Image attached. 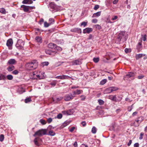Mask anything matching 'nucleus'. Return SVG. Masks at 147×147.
Segmentation results:
<instances>
[{"label":"nucleus","instance_id":"obj_25","mask_svg":"<svg viewBox=\"0 0 147 147\" xmlns=\"http://www.w3.org/2000/svg\"><path fill=\"white\" fill-rule=\"evenodd\" d=\"M97 131L96 128L94 126H93L91 130V132L93 134H95L96 133Z\"/></svg>","mask_w":147,"mask_h":147},{"label":"nucleus","instance_id":"obj_51","mask_svg":"<svg viewBox=\"0 0 147 147\" xmlns=\"http://www.w3.org/2000/svg\"><path fill=\"white\" fill-rule=\"evenodd\" d=\"M99 6L98 5H96L94 7V10H97L98 8H99Z\"/></svg>","mask_w":147,"mask_h":147},{"label":"nucleus","instance_id":"obj_1","mask_svg":"<svg viewBox=\"0 0 147 147\" xmlns=\"http://www.w3.org/2000/svg\"><path fill=\"white\" fill-rule=\"evenodd\" d=\"M127 35L125 34V31L120 32L118 34L116 40V42L117 44H120V42L121 41L124 42L126 41L127 38Z\"/></svg>","mask_w":147,"mask_h":147},{"label":"nucleus","instance_id":"obj_59","mask_svg":"<svg viewBox=\"0 0 147 147\" xmlns=\"http://www.w3.org/2000/svg\"><path fill=\"white\" fill-rule=\"evenodd\" d=\"M144 135V134L142 133H141L140 134V136L139 137V139L140 140H141L142 139V136Z\"/></svg>","mask_w":147,"mask_h":147},{"label":"nucleus","instance_id":"obj_40","mask_svg":"<svg viewBox=\"0 0 147 147\" xmlns=\"http://www.w3.org/2000/svg\"><path fill=\"white\" fill-rule=\"evenodd\" d=\"M55 49L59 51H61L62 50V49L61 47L58 46H57L56 45V47Z\"/></svg>","mask_w":147,"mask_h":147},{"label":"nucleus","instance_id":"obj_6","mask_svg":"<svg viewBox=\"0 0 147 147\" xmlns=\"http://www.w3.org/2000/svg\"><path fill=\"white\" fill-rule=\"evenodd\" d=\"M13 41L12 38H9L7 42L6 45L8 47L9 50H11L12 49Z\"/></svg>","mask_w":147,"mask_h":147},{"label":"nucleus","instance_id":"obj_2","mask_svg":"<svg viewBox=\"0 0 147 147\" xmlns=\"http://www.w3.org/2000/svg\"><path fill=\"white\" fill-rule=\"evenodd\" d=\"M38 62L36 60L32 61L26 64V68L29 70H32L36 69L38 66Z\"/></svg>","mask_w":147,"mask_h":147},{"label":"nucleus","instance_id":"obj_36","mask_svg":"<svg viewBox=\"0 0 147 147\" xmlns=\"http://www.w3.org/2000/svg\"><path fill=\"white\" fill-rule=\"evenodd\" d=\"M99 60V58L98 57L94 58L93 59V61L96 63H97L98 62Z\"/></svg>","mask_w":147,"mask_h":147},{"label":"nucleus","instance_id":"obj_9","mask_svg":"<svg viewBox=\"0 0 147 147\" xmlns=\"http://www.w3.org/2000/svg\"><path fill=\"white\" fill-rule=\"evenodd\" d=\"M70 31L71 32H76L79 34H81L82 33L81 29L78 28L72 29Z\"/></svg>","mask_w":147,"mask_h":147},{"label":"nucleus","instance_id":"obj_11","mask_svg":"<svg viewBox=\"0 0 147 147\" xmlns=\"http://www.w3.org/2000/svg\"><path fill=\"white\" fill-rule=\"evenodd\" d=\"M73 65H79L81 64L82 63L80 60H76L72 62Z\"/></svg>","mask_w":147,"mask_h":147},{"label":"nucleus","instance_id":"obj_38","mask_svg":"<svg viewBox=\"0 0 147 147\" xmlns=\"http://www.w3.org/2000/svg\"><path fill=\"white\" fill-rule=\"evenodd\" d=\"M53 52V51H51V50H46L45 51V53L46 54H48L49 55H51L52 53Z\"/></svg>","mask_w":147,"mask_h":147},{"label":"nucleus","instance_id":"obj_26","mask_svg":"<svg viewBox=\"0 0 147 147\" xmlns=\"http://www.w3.org/2000/svg\"><path fill=\"white\" fill-rule=\"evenodd\" d=\"M49 63L48 61L44 62L41 63V66H42L43 67H44L45 66H47L48 65Z\"/></svg>","mask_w":147,"mask_h":147},{"label":"nucleus","instance_id":"obj_32","mask_svg":"<svg viewBox=\"0 0 147 147\" xmlns=\"http://www.w3.org/2000/svg\"><path fill=\"white\" fill-rule=\"evenodd\" d=\"M55 133L53 131L51 130L49 132V135L51 136H54L55 135Z\"/></svg>","mask_w":147,"mask_h":147},{"label":"nucleus","instance_id":"obj_64","mask_svg":"<svg viewBox=\"0 0 147 147\" xmlns=\"http://www.w3.org/2000/svg\"><path fill=\"white\" fill-rule=\"evenodd\" d=\"M129 50H130L128 49L125 48V51L126 53H128L129 52Z\"/></svg>","mask_w":147,"mask_h":147},{"label":"nucleus","instance_id":"obj_61","mask_svg":"<svg viewBox=\"0 0 147 147\" xmlns=\"http://www.w3.org/2000/svg\"><path fill=\"white\" fill-rule=\"evenodd\" d=\"M118 18L117 16H115L112 19V20L113 21L116 20Z\"/></svg>","mask_w":147,"mask_h":147},{"label":"nucleus","instance_id":"obj_23","mask_svg":"<svg viewBox=\"0 0 147 147\" xmlns=\"http://www.w3.org/2000/svg\"><path fill=\"white\" fill-rule=\"evenodd\" d=\"M69 78V77L68 76L63 75L61 76L60 79L61 80L66 79H68Z\"/></svg>","mask_w":147,"mask_h":147},{"label":"nucleus","instance_id":"obj_8","mask_svg":"<svg viewBox=\"0 0 147 147\" xmlns=\"http://www.w3.org/2000/svg\"><path fill=\"white\" fill-rule=\"evenodd\" d=\"M21 10H23L25 12H28L29 9V6L22 5L21 7Z\"/></svg>","mask_w":147,"mask_h":147},{"label":"nucleus","instance_id":"obj_44","mask_svg":"<svg viewBox=\"0 0 147 147\" xmlns=\"http://www.w3.org/2000/svg\"><path fill=\"white\" fill-rule=\"evenodd\" d=\"M146 34L142 36V39L144 41H145L146 40Z\"/></svg>","mask_w":147,"mask_h":147},{"label":"nucleus","instance_id":"obj_37","mask_svg":"<svg viewBox=\"0 0 147 147\" xmlns=\"http://www.w3.org/2000/svg\"><path fill=\"white\" fill-rule=\"evenodd\" d=\"M111 91L112 92L117 90H118V88L116 87H111Z\"/></svg>","mask_w":147,"mask_h":147},{"label":"nucleus","instance_id":"obj_35","mask_svg":"<svg viewBox=\"0 0 147 147\" xmlns=\"http://www.w3.org/2000/svg\"><path fill=\"white\" fill-rule=\"evenodd\" d=\"M31 101L32 100L30 98H26L25 100V102L26 103H27Z\"/></svg>","mask_w":147,"mask_h":147},{"label":"nucleus","instance_id":"obj_13","mask_svg":"<svg viewBox=\"0 0 147 147\" xmlns=\"http://www.w3.org/2000/svg\"><path fill=\"white\" fill-rule=\"evenodd\" d=\"M49 7L53 9L54 10H57L58 8V6L54 3H51L49 5Z\"/></svg>","mask_w":147,"mask_h":147},{"label":"nucleus","instance_id":"obj_56","mask_svg":"<svg viewBox=\"0 0 147 147\" xmlns=\"http://www.w3.org/2000/svg\"><path fill=\"white\" fill-rule=\"evenodd\" d=\"M28 0H24L22 2V3L23 4H28Z\"/></svg>","mask_w":147,"mask_h":147},{"label":"nucleus","instance_id":"obj_33","mask_svg":"<svg viewBox=\"0 0 147 147\" xmlns=\"http://www.w3.org/2000/svg\"><path fill=\"white\" fill-rule=\"evenodd\" d=\"M18 91L20 94L24 92V89L23 88H19L18 89Z\"/></svg>","mask_w":147,"mask_h":147},{"label":"nucleus","instance_id":"obj_41","mask_svg":"<svg viewBox=\"0 0 147 147\" xmlns=\"http://www.w3.org/2000/svg\"><path fill=\"white\" fill-rule=\"evenodd\" d=\"M40 122L42 125H45L46 124V121L44 119H41L40 120Z\"/></svg>","mask_w":147,"mask_h":147},{"label":"nucleus","instance_id":"obj_49","mask_svg":"<svg viewBox=\"0 0 147 147\" xmlns=\"http://www.w3.org/2000/svg\"><path fill=\"white\" fill-rule=\"evenodd\" d=\"M138 119L140 120V121L141 123L142 121L144 120V117H140L138 118Z\"/></svg>","mask_w":147,"mask_h":147},{"label":"nucleus","instance_id":"obj_63","mask_svg":"<svg viewBox=\"0 0 147 147\" xmlns=\"http://www.w3.org/2000/svg\"><path fill=\"white\" fill-rule=\"evenodd\" d=\"M81 124L84 127L86 125V122L85 121H82L81 122Z\"/></svg>","mask_w":147,"mask_h":147},{"label":"nucleus","instance_id":"obj_28","mask_svg":"<svg viewBox=\"0 0 147 147\" xmlns=\"http://www.w3.org/2000/svg\"><path fill=\"white\" fill-rule=\"evenodd\" d=\"M13 76L11 75H8L6 77V78L9 80H11L13 79Z\"/></svg>","mask_w":147,"mask_h":147},{"label":"nucleus","instance_id":"obj_39","mask_svg":"<svg viewBox=\"0 0 147 147\" xmlns=\"http://www.w3.org/2000/svg\"><path fill=\"white\" fill-rule=\"evenodd\" d=\"M49 21L50 23V24H53L55 22L54 19L52 18H50L49 20Z\"/></svg>","mask_w":147,"mask_h":147},{"label":"nucleus","instance_id":"obj_54","mask_svg":"<svg viewBox=\"0 0 147 147\" xmlns=\"http://www.w3.org/2000/svg\"><path fill=\"white\" fill-rule=\"evenodd\" d=\"M142 43L141 42H139L138 43L137 47L138 49H139L141 47Z\"/></svg>","mask_w":147,"mask_h":147},{"label":"nucleus","instance_id":"obj_21","mask_svg":"<svg viewBox=\"0 0 147 147\" xmlns=\"http://www.w3.org/2000/svg\"><path fill=\"white\" fill-rule=\"evenodd\" d=\"M69 122L68 121H65L61 126V128H63L68 125L69 124Z\"/></svg>","mask_w":147,"mask_h":147},{"label":"nucleus","instance_id":"obj_50","mask_svg":"<svg viewBox=\"0 0 147 147\" xmlns=\"http://www.w3.org/2000/svg\"><path fill=\"white\" fill-rule=\"evenodd\" d=\"M50 25V24L47 23V22H44V26L45 27H48Z\"/></svg>","mask_w":147,"mask_h":147},{"label":"nucleus","instance_id":"obj_12","mask_svg":"<svg viewBox=\"0 0 147 147\" xmlns=\"http://www.w3.org/2000/svg\"><path fill=\"white\" fill-rule=\"evenodd\" d=\"M83 92L82 90L77 89L76 90V91H73L72 93L73 94V95H74V97H75L76 94L79 95L81 93H82Z\"/></svg>","mask_w":147,"mask_h":147},{"label":"nucleus","instance_id":"obj_62","mask_svg":"<svg viewBox=\"0 0 147 147\" xmlns=\"http://www.w3.org/2000/svg\"><path fill=\"white\" fill-rule=\"evenodd\" d=\"M134 147H139V144L138 143H136L134 145Z\"/></svg>","mask_w":147,"mask_h":147},{"label":"nucleus","instance_id":"obj_46","mask_svg":"<svg viewBox=\"0 0 147 147\" xmlns=\"http://www.w3.org/2000/svg\"><path fill=\"white\" fill-rule=\"evenodd\" d=\"M62 115L61 113L59 114L57 117V118L58 119H60L62 118Z\"/></svg>","mask_w":147,"mask_h":147},{"label":"nucleus","instance_id":"obj_4","mask_svg":"<svg viewBox=\"0 0 147 147\" xmlns=\"http://www.w3.org/2000/svg\"><path fill=\"white\" fill-rule=\"evenodd\" d=\"M72 93H70L66 94L64 96V100L67 101L72 100L74 97V96Z\"/></svg>","mask_w":147,"mask_h":147},{"label":"nucleus","instance_id":"obj_47","mask_svg":"<svg viewBox=\"0 0 147 147\" xmlns=\"http://www.w3.org/2000/svg\"><path fill=\"white\" fill-rule=\"evenodd\" d=\"M18 72H19L17 70H15L12 72V73L14 75H17L18 74Z\"/></svg>","mask_w":147,"mask_h":147},{"label":"nucleus","instance_id":"obj_30","mask_svg":"<svg viewBox=\"0 0 147 147\" xmlns=\"http://www.w3.org/2000/svg\"><path fill=\"white\" fill-rule=\"evenodd\" d=\"M107 82V80L106 79H104L102 80L100 82V84L102 85L104 84Z\"/></svg>","mask_w":147,"mask_h":147},{"label":"nucleus","instance_id":"obj_29","mask_svg":"<svg viewBox=\"0 0 147 147\" xmlns=\"http://www.w3.org/2000/svg\"><path fill=\"white\" fill-rule=\"evenodd\" d=\"M106 93H110L112 92L111 91V87H110L107 88L105 91Z\"/></svg>","mask_w":147,"mask_h":147},{"label":"nucleus","instance_id":"obj_14","mask_svg":"<svg viewBox=\"0 0 147 147\" xmlns=\"http://www.w3.org/2000/svg\"><path fill=\"white\" fill-rule=\"evenodd\" d=\"M16 61L14 59H9L8 61L7 64L12 65L14 64Z\"/></svg>","mask_w":147,"mask_h":147},{"label":"nucleus","instance_id":"obj_60","mask_svg":"<svg viewBox=\"0 0 147 147\" xmlns=\"http://www.w3.org/2000/svg\"><path fill=\"white\" fill-rule=\"evenodd\" d=\"M134 125L135 127H138L139 126V123H138L135 121L134 123Z\"/></svg>","mask_w":147,"mask_h":147},{"label":"nucleus","instance_id":"obj_19","mask_svg":"<svg viewBox=\"0 0 147 147\" xmlns=\"http://www.w3.org/2000/svg\"><path fill=\"white\" fill-rule=\"evenodd\" d=\"M40 139V138L38 137L36 138L34 140V142L35 145L37 146H38L39 145V144L38 142V140H39Z\"/></svg>","mask_w":147,"mask_h":147},{"label":"nucleus","instance_id":"obj_7","mask_svg":"<svg viewBox=\"0 0 147 147\" xmlns=\"http://www.w3.org/2000/svg\"><path fill=\"white\" fill-rule=\"evenodd\" d=\"M135 75V74L132 72H129L124 77L125 79H128L131 77H134Z\"/></svg>","mask_w":147,"mask_h":147},{"label":"nucleus","instance_id":"obj_17","mask_svg":"<svg viewBox=\"0 0 147 147\" xmlns=\"http://www.w3.org/2000/svg\"><path fill=\"white\" fill-rule=\"evenodd\" d=\"M146 55L143 54H139L136 55L135 57L137 60L139 58H141L143 56H145Z\"/></svg>","mask_w":147,"mask_h":147},{"label":"nucleus","instance_id":"obj_10","mask_svg":"<svg viewBox=\"0 0 147 147\" xmlns=\"http://www.w3.org/2000/svg\"><path fill=\"white\" fill-rule=\"evenodd\" d=\"M92 30L93 29L92 28H87L83 30V32L84 34H89L92 32Z\"/></svg>","mask_w":147,"mask_h":147},{"label":"nucleus","instance_id":"obj_52","mask_svg":"<svg viewBox=\"0 0 147 147\" xmlns=\"http://www.w3.org/2000/svg\"><path fill=\"white\" fill-rule=\"evenodd\" d=\"M52 121V119L51 118H49L47 119V121L49 123H51Z\"/></svg>","mask_w":147,"mask_h":147},{"label":"nucleus","instance_id":"obj_42","mask_svg":"<svg viewBox=\"0 0 147 147\" xmlns=\"http://www.w3.org/2000/svg\"><path fill=\"white\" fill-rule=\"evenodd\" d=\"M4 138V136L3 134H1L0 135V141L2 142Z\"/></svg>","mask_w":147,"mask_h":147},{"label":"nucleus","instance_id":"obj_24","mask_svg":"<svg viewBox=\"0 0 147 147\" xmlns=\"http://www.w3.org/2000/svg\"><path fill=\"white\" fill-rule=\"evenodd\" d=\"M72 110H73V109L69 110L67 111H64L62 112V113H63L64 114H67V115H70L71 114L70 112Z\"/></svg>","mask_w":147,"mask_h":147},{"label":"nucleus","instance_id":"obj_5","mask_svg":"<svg viewBox=\"0 0 147 147\" xmlns=\"http://www.w3.org/2000/svg\"><path fill=\"white\" fill-rule=\"evenodd\" d=\"M24 44V42L21 40H19L16 45V47L19 49H22Z\"/></svg>","mask_w":147,"mask_h":147},{"label":"nucleus","instance_id":"obj_58","mask_svg":"<svg viewBox=\"0 0 147 147\" xmlns=\"http://www.w3.org/2000/svg\"><path fill=\"white\" fill-rule=\"evenodd\" d=\"M92 23H96L97 22L98 20H97V19H94L92 20Z\"/></svg>","mask_w":147,"mask_h":147},{"label":"nucleus","instance_id":"obj_3","mask_svg":"<svg viewBox=\"0 0 147 147\" xmlns=\"http://www.w3.org/2000/svg\"><path fill=\"white\" fill-rule=\"evenodd\" d=\"M47 130L46 129H42L36 132L33 135L34 136H42L43 135L46 134Z\"/></svg>","mask_w":147,"mask_h":147},{"label":"nucleus","instance_id":"obj_53","mask_svg":"<svg viewBox=\"0 0 147 147\" xmlns=\"http://www.w3.org/2000/svg\"><path fill=\"white\" fill-rule=\"evenodd\" d=\"M56 84V82L55 81H54L50 83V84L52 86H55Z\"/></svg>","mask_w":147,"mask_h":147},{"label":"nucleus","instance_id":"obj_15","mask_svg":"<svg viewBox=\"0 0 147 147\" xmlns=\"http://www.w3.org/2000/svg\"><path fill=\"white\" fill-rule=\"evenodd\" d=\"M56 45L52 43H49L48 45V47L51 49H55L56 47Z\"/></svg>","mask_w":147,"mask_h":147},{"label":"nucleus","instance_id":"obj_22","mask_svg":"<svg viewBox=\"0 0 147 147\" xmlns=\"http://www.w3.org/2000/svg\"><path fill=\"white\" fill-rule=\"evenodd\" d=\"M6 79V76L4 74H0V80H5Z\"/></svg>","mask_w":147,"mask_h":147},{"label":"nucleus","instance_id":"obj_27","mask_svg":"<svg viewBox=\"0 0 147 147\" xmlns=\"http://www.w3.org/2000/svg\"><path fill=\"white\" fill-rule=\"evenodd\" d=\"M116 97L115 95L113 96H111L109 98V99H111V100L115 101H117V100H116Z\"/></svg>","mask_w":147,"mask_h":147},{"label":"nucleus","instance_id":"obj_43","mask_svg":"<svg viewBox=\"0 0 147 147\" xmlns=\"http://www.w3.org/2000/svg\"><path fill=\"white\" fill-rule=\"evenodd\" d=\"M87 22H84L81 23V26H83L84 27H85L87 25Z\"/></svg>","mask_w":147,"mask_h":147},{"label":"nucleus","instance_id":"obj_57","mask_svg":"<svg viewBox=\"0 0 147 147\" xmlns=\"http://www.w3.org/2000/svg\"><path fill=\"white\" fill-rule=\"evenodd\" d=\"M75 129V127H71L69 129V131L70 132H72Z\"/></svg>","mask_w":147,"mask_h":147},{"label":"nucleus","instance_id":"obj_55","mask_svg":"<svg viewBox=\"0 0 147 147\" xmlns=\"http://www.w3.org/2000/svg\"><path fill=\"white\" fill-rule=\"evenodd\" d=\"M80 97L81 98V100H85L86 97L84 95H82L80 96Z\"/></svg>","mask_w":147,"mask_h":147},{"label":"nucleus","instance_id":"obj_45","mask_svg":"<svg viewBox=\"0 0 147 147\" xmlns=\"http://www.w3.org/2000/svg\"><path fill=\"white\" fill-rule=\"evenodd\" d=\"M133 104L131 106L128 107L127 108L128 111L130 112L131 111L132 109L133 108Z\"/></svg>","mask_w":147,"mask_h":147},{"label":"nucleus","instance_id":"obj_18","mask_svg":"<svg viewBox=\"0 0 147 147\" xmlns=\"http://www.w3.org/2000/svg\"><path fill=\"white\" fill-rule=\"evenodd\" d=\"M101 14V11H98L94 13L92 16V18L98 17L100 16Z\"/></svg>","mask_w":147,"mask_h":147},{"label":"nucleus","instance_id":"obj_34","mask_svg":"<svg viewBox=\"0 0 147 147\" xmlns=\"http://www.w3.org/2000/svg\"><path fill=\"white\" fill-rule=\"evenodd\" d=\"M98 102L99 105H103L104 103V102L101 99H99L98 100Z\"/></svg>","mask_w":147,"mask_h":147},{"label":"nucleus","instance_id":"obj_16","mask_svg":"<svg viewBox=\"0 0 147 147\" xmlns=\"http://www.w3.org/2000/svg\"><path fill=\"white\" fill-rule=\"evenodd\" d=\"M15 69L14 66L12 65H9L7 68V69L9 71H11Z\"/></svg>","mask_w":147,"mask_h":147},{"label":"nucleus","instance_id":"obj_20","mask_svg":"<svg viewBox=\"0 0 147 147\" xmlns=\"http://www.w3.org/2000/svg\"><path fill=\"white\" fill-rule=\"evenodd\" d=\"M35 40L36 41L39 43H41L42 42V39L41 37L37 36L35 38Z\"/></svg>","mask_w":147,"mask_h":147},{"label":"nucleus","instance_id":"obj_48","mask_svg":"<svg viewBox=\"0 0 147 147\" xmlns=\"http://www.w3.org/2000/svg\"><path fill=\"white\" fill-rule=\"evenodd\" d=\"M95 27L98 29L100 30L101 28V26L98 24H96L95 25Z\"/></svg>","mask_w":147,"mask_h":147},{"label":"nucleus","instance_id":"obj_31","mask_svg":"<svg viewBox=\"0 0 147 147\" xmlns=\"http://www.w3.org/2000/svg\"><path fill=\"white\" fill-rule=\"evenodd\" d=\"M0 12L3 14H5L6 13V11L4 8H0Z\"/></svg>","mask_w":147,"mask_h":147}]
</instances>
